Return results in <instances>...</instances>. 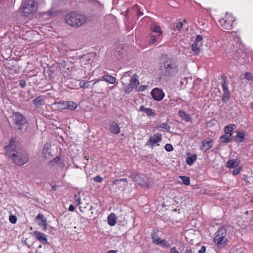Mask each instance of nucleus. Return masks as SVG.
I'll return each instance as SVG.
<instances>
[{"instance_id":"obj_1","label":"nucleus","mask_w":253,"mask_h":253,"mask_svg":"<svg viewBox=\"0 0 253 253\" xmlns=\"http://www.w3.org/2000/svg\"><path fill=\"white\" fill-rule=\"evenodd\" d=\"M4 149L6 155L10 158L17 166H22L29 161L27 152L14 139H11Z\"/></svg>"},{"instance_id":"obj_2","label":"nucleus","mask_w":253,"mask_h":253,"mask_svg":"<svg viewBox=\"0 0 253 253\" xmlns=\"http://www.w3.org/2000/svg\"><path fill=\"white\" fill-rule=\"evenodd\" d=\"M160 68L163 75L168 78L175 76L178 71L175 61L167 55L162 56Z\"/></svg>"},{"instance_id":"obj_3","label":"nucleus","mask_w":253,"mask_h":253,"mask_svg":"<svg viewBox=\"0 0 253 253\" xmlns=\"http://www.w3.org/2000/svg\"><path fill=\"white\" fill-rule=\"evenodd\" d=\"M65 20L70 26L79 28L87 23V17L84 14L72 12L66 16Z\"/></svg>"},{"instance_id":"obj_4","label":"nucleus","mask_w":253,"mask_h":253,"mask_svg":"<svg viewBox=\"0 0 253 253\" xmlns=\"http://www.w3.org/2000/svg\"><path fill=\"white\" fill-rule=\"evenodd\" d=\"M11 126L15 129L23 132L28 128V122L26 117L20 113H14L10 117Z\"/></svg>"},{"instance_id":"obj_5","label":"nucleus","mask_w":253,"mask_h":253,"mask_svg":"<svg viewBox=\"0 0 253 253\" xmlns=\"http://www.w3.org/2000/svg\"><path fill=\"white\" fill-rule=\"evenodd\" d=\"M21 11L25 16L35 13L38 9V4L34 0H25L21 6Z\"/></svg>"},{"instance_id":"obj_6","label":"nucleus","mask_w":253,"mask_h":253,"mask_svg":"<svg viewBox=\"0 0 253 253\" xmlns=\"http://www.w3.org/2000/svg\"><path fill=\"white\" fill-rule=\"evenodd\" d=\"M226 230L223 227H220L216 232L215 236L213 240L216 245L219 248L225 246L228 242L227 238H225Z\"/></svg>"},{"instance_id":"obj_7","label":"nucleus","mask_w":253,"mask_h":253,"mask_svg":"<svg viewBox=\"0 0 253 253\" xmlns=\"http://www.w3.org/2000/svg\"><path fill=\"white\" fill-rule=\"evenodd\" d=\"M105 81V82L109 83L111 84H113L116 82V79L114 77H113L111 75L106 74L104 75L101 79L100 80H97L95 81L93 84L92 87H95L96 86H98L99 87H101L100 90L102 91L103 90V88L105 87L104 84L103 83H99L100 81Z\"/></svg>"},{"instance_id":"obj_8","label":"nucleus","mask_w":253,"mask_h":253,"mask_svg":"<svg viewBox=\"0 0 253 253\" xmlns=\"http://www.w3.org/2000/svg\"><path fill=\"white\" fill-rule=\"evenodd\" d=\"M221 86L223 90V94L221 95L222 100L224 102L226 103L229 101L231 96V93L228 87V81L226 78H223Z\"/></svg>"},{"instance_id":"obj_9","label":"nucleus","mask_w":253,"mask_h":253,"mask_svg":"<svg viewBox=\"0 0 253 253\" xmlns=\"http://www.w3.org/2000/svg\"><path fill=\"white\" fill-rule=\"evenodd\" d=\"M235 21L234 17L232 15H226L224 18L219 21L221 27L225 30H230L232 24Z\"/></svg>"},{"instance_id":"obj_10","label":"nucleus","mask_w":253,"mask_h":253,"mask_svg":"<svg viewBox=\"0 0 253 253\" xmlns=\"http://www.w3.org/2000/svg\"><path fill=\"white\" fill-rule=\"evenodd\" d=\"M162 141V134L157 133L153 136H151L146 143V145L150 146L153 148L154 145Z\"/></svg>"},{"instance_id":"obj_11","label":"nucleus","mask_w":253,"mask_h":253,"mask_svg":"<svg viewBox=\"0 0 253 253\" xmlns=\"http://www.w3.org/2000/svg\"><path fill=\"white\" fill-rule=\"evenodd\" d=\"M80 211L82 212H85L89 217H92L93 212L90 211L92 209V206L86 202H83L79 207Z\"/></svg>"},{"instance_id":"obj_12","label":"nucleus","mask_w":253,"mask_h":253,"mask_svg":"<svg viewBox=\"0 0 253 253\" xmlns=\"http://www.w3.org/2000/svg\"><path fill=\"white\" fill-rule=\"evenodd\" d=\"M151 93L153 98L157 101L162 100L165 96V94L163 91L157 88L153 89Z\"/></svg>"},{"instance_id":"obj_13","label":"nucleus","mask_w":253,"mask_h":253,"mask_svg":"<svg viewBox=\"0 0 253 253\" xmlns=\"http://www.w3.org/2000/svg\"><path fill=\"white\" fill-rule=\"evenodd\" d=\"M33 235L37 240L42 244L45 245L48 243L46 236L44 233L35 231L33 232Z\"/></svg>"},{"instance_id":"obj_14","label":"nucleus","mask_w":253,"mask_h":253,"mask_svg":"<svg viewBox=\"0 0 253 253\" xmlns=\"http://www.w3.org/2000/svg\"><path fill=\"white\" fill-rule=\"evenodd\" d=\"M201 144L200 149L206 152L212 147L213 145V141L212 140H207L206 139H204L202 141Z\"/></svg>"},{"instance_id":"obj_15","label":"nucleus","mask_w":253,"mask_h":253,"mask_svg":"<svg viewBox=\"0 0 253 253\" xmlns=\"http://www.w3.org/2000/svg\"><path fill=\"white\" fill-rule=\"evenodd\" d=\"M36 219L40 220L41 221L38 223V224L43 227L44 230H46L47 226V220L42 214L39 213L36 217Z\"/></svg>"},{"instance_id":"obj_16","label":"nucleus","mask_w":253,"mask_h":253,"mask_svg":"<svg viewBox=\"0 0 253 253\" xmlns=\"http://www.w3.org/2000/svg\"><path fill=\"white\" fill-rule=\"evenodd\" d=\"M109 130L115 134H118L120 132V127L118 124L115 122H112L110 125Z\"/></svg>"},{"instance_id":"obj_17","label":"nucleus","mask_w":253,"mask_h":253,"mask_svg":"<svg viewBox=\"0 0 253 253\" xmlns=\"http://www.w3.org/2000/svg\"><path fill=\"white\" fill-rule=\"evenodd\" d=\"M50 148V145L48 143H46L42 149V155L45 158L47 159H50L51 157V155L49 152Z\"/></svg>"},{"instance_id":"obj_18","label":"nucleus","mask_w":253,"mask_h":253,"mask_svg":"<svg viewBox=\"0 0 253 253\" xmlns=\"http://www.w3.org/2000/svg\"><path fill=\"white\" fill-rule=\"evenodd\" d=\"M151 29L153 33H158V39H161V37L162 36L163 32L161 30L160 27L159 26L156 25L155 24H153L151 25Z\"/></svg>"},{"instance_id":"obj_19","label":"nucleus","mask_w":253,"mask_h":253,"mask_svg":"<svg viewBox=\"0 0 253 253\" xmlns=\"http://www.w3.org/2000/svg\"><path fill=\"white\" fill-rule=\"evenodd\" d=\"M239 163L240 161L237 160H229L226 163V167L230 169L235 168L238 166Z\"/></svg>"},{"instance_id":"obj_20","label":"nucleus","mask_w":253,"mask_h":253,"mask_svg":"<svg viewBox=\"0 0 253 253\" xmlns=\"http://www.w3.org/2000/svg\"><path fill=\"white\" fill-rule=\"evenodd\" d=\"M130 83L134 87H135V89H137V86L139 84V81L138 79V76L136 74H134L132 75L130 81Z\"/></svg>"},{"instance_id":"obj_21","label":"nucleus","mask_w":253,"mask_h":253,"mask_svg":"<svg viewBox=\"0 0 253 253\" xmlns=\"http://www.w3.org/2000/svg\"><path fill=\"white\" fill-rule=\"evenodd\" d=\"M231 135L232 134L229 135L225 134V135L221 136L219 138L220 142L225 143H229L232 140Z\"/></svg>"},{"instance_id":"obj_22","label":"nucleus","mask_w":253,"mask_h":253,"mask_svg":"<svg viewBox=\"0 0 253 253\" xmlns=\"http://www.w3.org/2000/svg\"><path fill=\"white\" fill-rule=\"evenodd\" d=\"M108 223L110 226H114L116 223V217L114 213H111L108 217Z\"/></svg>"},{"instance_id":"obj_23","label":"nucleus","mask_w":253,"mask_h":253,"mask_svg":"<svg viewBox=\"0 0 253 253\" xmlns=\"http://www.w3.org/2000/svg\"><path fill=\"white\" fill-rule=\"evenodd\" d=\"M245 139V133L242 131H237L235 140L236 142H242Z\"/></svg>"},{"instance_id":"obj_24","label":"nucleus","mask_w":253,"mask_h":253,"mask_svg":"<svg viewBox=\"0 0 253 253\" xmlns=\"http://www.w3.org/2000/svg\"><path fill=\"white\" fill-rule=\"evenodd\" d=\"M196 159L197 155L196 154H193L190 157L187 158L186 163L188 165L191 166L196 161Z\"/></svg>"},{"instance_id":"obj_25","label":"nucleus","mask_w":253,"mask_h":253,"mask_svg":"<svg viewBox=\"0 0 253 253\" xmlns=\"http://www.w3.org/2000/svg\"><path fill=\"white\" fill-rule=\"evenodd\" d=\"M201 45V43H198L197 42H194V43L192 45L191 49L196 54L199 53L200 51V46Z\"/></svg>"},{"instance_id":"obj_26","label":"nucleus","mask_w":253,"mask_h":253,"mask_svg":"<svg viewBox=\"0 0 253 253\" xmlns=\"http://www.w3.org/2000/svg\"><path fill=\"white\" fill-rule=\"evenodd\" d=\"M67 109L71 110H74L77 107V104L76 102L73 101H67Z\"/></svg>"},{"instance_id":"obj_27","label":"nucleus","mask_w":253,"mask_h":253,"mask_svg":"<svg viewBox=\"0 0 253 253\" xmlns=\"http://www.w3.org/2000/svg\"><path fill=\"white\" fill-rule=\"evenodd\" d=\"M160 39H158V35L156 36L154 35L153 33H152L150 36V39L149 40V43L150 44H154L158 41H159Z\"/></svg>"},{"instance_id":"obj_28","label":"nucleus","mask_w":253,"mask_h":253,"mask_svg":"<svg viewBox=\"0 0 253 253\" xmlns=\"http://www.w3.org/2000/svg\"><path fill=\"white\" fill-rule=\"evenodd\" d=\"M178 114L180 117L183 120H185L187 122H188L190 120V117L189 115H187L184 111H179Z\"/></svg>"},{"instance_id":"obj_29","label":"nucleus","mask_w":253,"mask_h":253,"mask_svg":"<svg viewBox=\"0 0 253 253\" xmlns=\"http://www.w3.org/2000/svg\"><path fill=\"white\" fill-rule=\"evenodd\" d=\"M233 126L234 125H232L226 126L224 127L225 134H227V135H229V134H231V132H232L234 129Z\"/></svg>"},{"instance_id":"obj_30","label":"nucleus","mask_w":253,"mask_h":253,"mask_svg":"<svg viewBox=\"0 0 253 253\" xmlns=\"http://www.w3.org/2000/svg\"><path fill=\"white\" fill-rule=\"evenodd\" d=\"M42 98L41 96H38L34 99L33 102L36 107L39 108L41 106Z\"/></svg>"},{"instance_id":"obj_31","label":"nucleus","mask_w":253,"mask_h":253,"mask_svg":"<svg viewBox=\"0 0 253 253\" xmlns=\"http://www.w3.org/2000/svg\"><path fill=\"white\" fill-rule=\"evenodd\" d=\"M67 101L60 102L57 103V108L59 109H67Z\"/></svg>"},{"instance_id":"obj_32","label":"nucleus","mask_w":253,"mask_h":253,"mask_svg":"<svg viewBox=\"0 0 253 253\" xmlns=\"http://www.w3.org/2000/svg\"><path fill=\"white\" fill-rule=\"evenodd\" d=\"M158 245L161 246L166 248H169L170 246V244L168 242L166 241L165 239H163L162 242L159 243H158Z\"/></svg>"},{"instance_id":"obj_33","label":"nucleus","mask_w":253,"mask_h":253,"mask_svg":"<svg viewBox=\"0 0 253 253\" xmlns=\"http://www.w3.org/2000/svg\"><path fill=\"white\" fill-rule=\"evenodd\" d=\"M183 24L181 22L173 23V29L174 30H177L180 31L181 28L182 27Z\"/></svg>"},{"instance_id":"obj_34","label":"nucleus","mask_w":253,"mask_h":253,"mask_svg":"<svg viewBox=\"0 0 253 253\" xmlns=\"http://www.w3.org/2000/svg\"><path fill=\"white\" fill-rule=\"evenodd\" d=\"M121 181L124 182L125 183V184H124L125 186L126 185V184L127 183V180L126 178H122V179H118L113 180L112 181V184L113 185L119 184V183Z\"/></svg>"},{"instance_id":"obj_35","label":"nucleus","mask_w":253,"mask_h":253,"mask_svg":"<svg viewBox=\"0 0 253 253\" xmlns=\"http://www.w3.org/2000/svg\"><path fill=\"white\" fill-rule=\"evenodd\" d=\"M91 81L90 82H84L83 81H81L80 83V85L81 88H88L90 86V83Z\"/></svg>"},{"instance_id":"obj_36","label":"nucleus","mask_w":253,"mask_h":253,"mask_svg":"<svg viewBox=\"0 0 253 253\" xmlns=\"http://www.w3.org/2000/svg\"><path fill=\"white\" fill-rule=\"evenodd\" d=\"M133 88L131 84L129 83L125 87L124 91L126 94H128L133 90Z\"/></svg>"},{"instance_id":"obj_37","label":"nucleus","mask_w":253,"mask_h":253,"mask_svg":"<svg viewBox=\"0 0 253 253\" xmlns=\"http://www.w3.org/2000/svg\"><path fill=\"white\" fill-rule=\"evenodd\" d=\"M180 177L184 184L186 185H189L190 184V179L188 177L185 176H181Z\"/></svg>"},{"instance_id":"obj_38","label":"nucleus","mask_w":253,"mask_h":253,"mask_svg":"<svg viewBox=\"0 0 253 253\" xmlns=\"http://www.w3.org/2000/svg\"><path fill=\"white\" fill-rule=\"evenodd\" d=\"M158 128H163L166 129L167 130L169 131L170 128V126L167 123H162L157 126Z\"/></svg>"},{"instance_id":"obj_39","label":"nucleus","mask_w":253,"mask_h":253,"mask_svg":"<svg viewBox=\"0 0 253 253\" xmlns=\"http://www.w3.org/2000/svg\"><path fill=\"white\" fill-rule=\"evenodd\" d=\"M151 238L152 239L153 242H156V240L159 238L158 233L156 231H153L151 234Z\"/></svg>"},{"instance_id":"obj_40","label":"nucleus","mask_w":253,"mask_h":253,"mask_svg":"<svg viewBox=\"0 0 253 253\" xmlns=\"http://www.w3.org/2000/svg\"><path fill=\"white\" fill-rule=\"evenodd\" d=\"M145 113L148 116L154 117L155 116V113L150 108H147Z\"/></svg>"},{"instance_id":"obj_41","label":"nucleus","mask_w":253,"mask_h":253,"mask_svg":"<svg viewBox=\"0 0 253 253\" xmlns=\"http://www.w3.org/2000/svg\"><path fill=\"white\" fill-rule=\"evenodd\" d=\"M9 220L11 223L15 224L17 221V218L15 215H10L9 216Z\"/></svg>"},{"instance_id":"obj_42","label":"nucleus","mask_w":253,"mask_h":253,"mask_svg":"<svg viewBox=\"0 0 253 253\" xmlns=\"http://www.w3.org/2000/svg\"><path fill=\"white\" fill-rule=\"evenodd\" d=\"M245 78L249 81H253V77L250 73L246 72L245 74Z\"/></svg>"},{"instance_id":"obj_43","label":"nucleus","mask_w":253,"mask_h":253,"mask_svg":"<svg viewBox=\"0 0 253 253\" xmlns=\"http://www.w3.org/2000/svg\"><path fill=\"white\" fill-rule=\"evenodd\" d=\"M148 88V85H143L140 86L138 88L136 89L137 91H143Z\"/></svg>"},{"instance_id":"obj_44","label":"nucleus","mask_w":253,"mask_h":253,"mask_svg":"<svg viewBox=\"0 0 253 253\" xmlns=\"http://www.w3.org/2000/svg\"><path fill=\"white\" fill-rule=\"evenodd\" d=\"M165 149L168 152H170L173 150V148L170 144H167L165 145Z\"/></svg>"},{"instance_id":"obj_45","label":"nucleus","mask_w":253,"mask_h":253,"mask_svg":"<svg viewBox=\"0 0 253 253\" xmlns=\"http://www.w3.org/2000/svg\"><path fill=\"white\" fill-rule=\"evenodd\" d=\"M203 40V37L201 35H197L196 38L195 42L198 43H201V42Z\"/></svg>"},{"instance_id":"obj_46","label":"nucleus","mask_w":253,"mask_h":253,"mask_svg":"<svg viewBox=\"0 0 253 253\" xmlns=\"http://www.w3.org/2000/svg\"><path fill=\"white\" fill-rule=\"evenodd\" d=\"M19 85L22 87V88H24L26 85V82L25 80H20L19 81Z\"/></svg>"},{"instance_id":"obj_47","label":"nucleus","mask_w":253,"mask_h":253,"mask_svg":"<svg viewBox=\"0 0 253 253\" xmlns=\"http://www.w3.org/2000/svg\"><path fill=\"white\" fill-rule=\"evenodd\" d=\"M93 180L97 182H101L103 180V178L100 176H96L94 177Z\"/></svg>"},{"instance_id":"obj_48","label":"nucleus","mask_w":253,"mask_h":253,"mask_svg":"<svg viewBox=\"0 0 253 253\" xmlns=\"http://www.w3.org/2000/svg\"><path fill=\"white\" fill-rule=\"evenodd\" d=\"M206 248L205 246H202L201 248L199 250L198 253H205Z\"/></svg>"},{"instance_id":"obj_49","label":"nucleus","mask_w":253,"mask_h":253,"mask_svg":"<svg viewBox=\"0 0 253 253\" xmlns=\"http://www.w3.org/2000/svg\"><path fill=\"white\" fill-rule=\"evenodd\" d=\"M240 169H235L233 170L232 173L234 175H237L240 172Z\"/></svg>"},{"instance_id":"obj_50","label":"nucleus","mask_w":253,"mask_h":253,"mask_svg":"<svg viewBox=\"0 0 253 253\" xmlns=\"http://www.w3.org/2000/svg\"><path fill=\"white\" fill-rule=\"evenodd\" d=\"M133 9L134 10H135L137 12L140 10L139 5L137 4L134 5V6L133 7Z\"/></svg>"},{"instance_id":"obj_51","label":"nucleus","mask_w":253,"mask_h":253,"mask_svg":"<svg viewBox=\"0 0 253 253\" xmlns=\"http://www.w3.org/2000/svg\"><path fill=\"white\" fill-rule=\"evenodd\" d=\"M75 210V207L73 205H70L69 207V211H73Z\"/></svg>"},{"instance_id":"obj_52","label":"nucleus","mask_w":253,"mask_h":253,"mask_svg":"<svg viewBox=\"0 0 253 253\" xmlns=\"http://www.w3.org/2000/svg\"><path fill=\"white\" fill-rule=\"evenodd\" d=\"M185 253H193L192 251L189 248H187L185 251Z\"/></svg>"},{"instance_id":"obj_53","label":"nucleus","mask_w":253,"mask_h":253,"mask_svg":"<svg viewBox=\"0 0 253 253\" xmlns=\"http://www.w3.org/2000/svg\"><path fill=\"white\" fill-rule=\"evenodd\" d=\"M147 108H145L143 106H141L140 107V111L144 113L145 112Z\"/></svg>"},{"instance_id":"obj_54","label":"nucleus","mask_w":253,"mask_h":253,"mask_svg":"<svg viewBox=\"0 0 253 253\" xmlns=\"http://www.w3.org/2000/svg\"><path fill=\"white\" fill-rule=\"evenodd\" d=\"M78 205H82L83 202H81V198H79L75 201Z\"/></svg>"},{"instance_id":"obj_55","label":"nucleus","mask_w":253,"mask_h":253,"mask_svg":"<svg viewBox=\"0 0 253 253\" xmlns=\"http://www.w3.org/2000/svg\"><path fill=\"white\" fill-rule=\"evenodd\" d=\"M163 239H161L160 237L159 238H158L157 240H156V242H153L154 244H156V245H158V243H160L161 242H162V240Z\"/></svg>"},{"instance_id":"obj_56","label":"nucleus","mask_w":253,"mask_h":253,"mask_svg":"<svg viewBox=\"0 0 253 253\" xmlns=\"http://www.w3.org/2000/svg\"><path fill=\"white\" fill-rule=\"evenodd\" d=\"M163 239H161L160 237L159 238H158L157 240H156V242H153L154 244H156V245H158V243H160L161 242H162V240Z\"/></svg>"},{"instance_id":"obj_57","label":"nucleus","mask_w":253,"mask_h":253,"mask_svg":"<svg viewBox=\"0 0 253 253\" xmlns=\"http://www.w3.org/2000/svg\"><path fill=\"white\" fill-rule=\"evenodd\" d=\"M135 178H136V181L138 182V183L139 184H140V185H144V184H143V183H142L141 182L139 181L138 180V179H138V178H139V176H136Z\"/></svg>"},{"instance_id":"obj_58","label":"nucleus","mask_w":253,"mask_h":253,"mask_svg":"<svg viewBox=\"0 0 253 253\" xmlns=\"http://www.w3.org/2000/svg\"><path fill=\"white\" fill-rule=\"evenodd\" d=\"M60 160V158L58 157H56L53 160V162H55L56 163L58 162Z\"/></svg>"},{"instance_id":"obj_59","label":"nucleus","mask_w":253,"mask_h":253,"mask_svg":"<svg viewBox=\"0 0 253 253\" xmlns=\"http://www.w3.org/2000/svg\"><path fill=\"white\" fill-rule=\"evenodd\" d=\"M107 253H117L116 251L110 250L107 252Z\"/></svg>"},{"instance_id":"obj_60","label":"nucleus","mask_w":253,"mask_h":253,"mask_svg":"<svg viewBox=\"0 0 253 253\" xmlns=\"http://www.w3.org/2000/svg\"><path fill=\"white\" fill-rule=\"evenodd\" d=\"M74 198L75 199V201L77 200V199H79V198H80V196L77 195H75V196H74Z\"/></svg>"},{"instance_id":"obj_61","label":"nucleus","mask_w":253,"mask_h":253,"mask_svg":"<svg viewBox=\"0 0 253 253\" xmlns=\"http://www.w3.org/2000/svg\"><path fill=\"white\" fill-rule=\"evenodd\" d=\"M138 16H141V15H142L143 14V12L140 11V10L138 12Z\"/></svg>"},{"instance_id":"obj_62","label":"nucleus","mask_w":253,"mask_h":253,"mask_svg":"<svg viewBox=\"0 0 253 253\" xmlns=\"http://www.w3.org/2000/svg\"><path fill=\"white\" fill-rule=\"evenodd\" d=\"M57 186L54 185L52 187V189L53 190L55 191L56 190Z\"/></svg>"},{"instance_id":"obj_63","label":"nucleus","mask_w":253,"mask_h":253,"mask_svg":"<svg viewBox=\"0 0 253 253\" xmlns=\"http://www.w3.org/2000/svg\"><path fill=\"white\" fill-rule=\"evenodd\" d=\"M251 105L252 107H253V102L251 103Z\"/></svg>"},{"instance_id":"obj_64","label":"nucleus","mask_w":253,"mask_h":253,"mask_svg":"<svg viewBox=\"0 0 253 253\" xmlns=\"http://www.w3.org/2000/svg\"><path fill=\"white\" fill-rule=\"evenodd\" d=\"M127 73V72H125L124 74V76H125L126 75V74Z\"/></svg>"}]
</instances>
